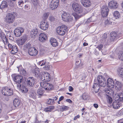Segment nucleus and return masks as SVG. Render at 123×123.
Returning <instances> with one entry per match:
<instances>
[{
	"label": "nucleus",
	"instance_id": "obj_1",
	"mask_svg": "<svg viewBox=\"0 0 123 123\" xmlns=\"http://www.w3.org/2000/svg\"><path fill=\"white\" fill-rule=\"evenodd\" d=\"M115 98V100L112 103V106L114 109H118L123 103V93L121 92L118 93Z\"/></svg>",
	"mask_w": 123,
	"mask_h": 123
},
{
	"label": "nucleus",
	"instance_id": "obj_2",
	"mask_svg": "<svg viewBox=\"0 0 123 123\" xmlns=\"http://www.w3.org/2000/svg\"><path fill=\"white\" fill-rule=\"evenodd\" d=\"M16 16L15 13H8L4 18V21L7 24L12 23L15 21Z\"/></svg>",
	"mask_w": 123,
	"mask_h": 123
},
{
	"label": "nucleus",
	"instance_id": "obj_3",
	"mask_svg": "<svg viewBox=\"0 0 123 123\" xmlns=\"http://www.w3.org/2000/svg\"><path fill=\"white\" fill-rule=\"evenodd\" d=\"M67 29V27L65 25H62L57 27L56 29L57 33L61 36H63L65 34Z\"/></svg>",
	"mask_w": 123,
	"mask_h": 123
},
{
	"label": "nucleus",
	"instance_id": "obj_4",
	"mask_svg": "<svg viewBox=\"0 0 123 123\" xmlns=\"http://www.w3.org/2000/svg\"><path fill=\"white\" fill-rule=\"evenodd\" d=\"M62 18L63 20L67 22H71L73 20V18L68 12H64L62 15Z\"/></svg>",
	"mask_w": 123,
	"mask_h": 123
},
{
	"label": "nucleus",
	"instance_id": "obj_5",
	"mask_svg": "<svg viewBox=\"0 0 123 123\" xmlns=\"http://www.w3.org/2000/svg\"><path fill=\"white\" fill-rule=\"evenodd\" d=\"M13 77L14 81L18 84L17 85V88L18 89L20 88V87L21 86V85L20 84L23 80L22 76L18 75Z\"/></svg>",
	"mask_w": 123,
	"mask_h": 123
},
{
	"label": "nucleus",
	"instance_id": "obj_6",
	"mask_svg": "<svg viewBox=\"0 0 123 123\" xmlns=\"http://www.w3.org/2000/svg\"><path fill=\"white\" fill-rule=\"evenodd\" d=\"M1 92L3 95L6 96L11 95L13 94L12 90L7 87H4L3 88Z\"/></svg>",
	"mask_w": 123,
	"mask_h": 123
},
{
	"label": "nucleus",
	"instance_id": "obj_7",
	"mask_svg": "<svg viewBox=\"0 0 123 123\" xmlns=\"http://www.w3.org/2000/svg\"><path fill=\"white\" fill-rule=\"evenodd\" d=\"M36 82L35 79L33 77H29L26 81L27 85L30 87L33 86Z\"/></svg>",
	"mask_w": 123,
	"mask_h": 123
},
{
	"label": "nucleus",
	"instance_id": "obj_8",
	"mask_svg": "<svg viewBox=\"0 0 123 123\" xmlns=\"http://www.w3.org/2000/svg\"><path fill=\"white\" fill-rule=\"evenodd\" d=\"M109 9L108 7L106 6H102L101 9V14L103 17H105L108 15Z\"/></svg>",
	"mask_w": 123,
	"mask_h": 123
},
{
	"label": "nucleus",
	"instance_id": "obj_9",
	"mask_svg": "<svg viewBox=\"0 0 123 123\" xmlns=\"http://www.w3.org/2000/svg\"><path fill=\"white\" fill-rule=\"evenodd\" d=\"M46 13L44 14L43 16V20L41 22L40 27L42 30L45 31L46 29Z\"/></svg>",
	"mask_w": 123,
	"mask_h": 123
},
{
	"label": "nucleus",
	"instance_id": "obj_10",
	"mask_svg": "<svg viewBox=\"0 0 123 123\" xmlns=\"http://www.w3.org/2000/svg\"><path fill=\"white\" fill-rule=\"evenodd\" d=\"M27 37L25 35L23 36L16 41L18 45L19 46L23 45L26 42Z\"/></svg>",
	"mask_w": 123,
	"mask_h": 123
},
{
	"label": "nucleus",
	"instance_id": "obj_11",
	"mask_svg": "<svg viewBox=\"0 0 123 123\" xmlns=\"http://www.w3.org/2000/svg\"><path fill=\"white\" fill-rule=\"evenodd\" d=\"M24 28L21 27H18L15 29L14 34L17 37H19L21 35L22 33L24 31Z\"/></svg>",
	"mask_w": 123,
	"mask_h": 123
},
{
	"label": "nucleus",
	"instance_id": "obj_12",
	"mask_svg": "<svg viewBox=\"0 0 123 123\" xmlns=\"http://www.w3.org/2000/svg\"><path fill=\"white\" fill-rule=\"evenodd\" d=\"M28 52L29 54L32 56L36 55L38 53V52L36 49L33 47H31L28 49Z\"/></svg>",
	"mask_w": 123,
	"mask_h": 123
},
{
	"label": "nucleus",
	"instance_id": "obj_13",
	"mask_svg": "<svg viewBox=\"0 0 123 123\" xmlns=\"http://www.w3.org/2000/svg\"><path fill=\"white\" fill-rule=\"evenodd\" d=\"M108 6L109 8L115 9L117 7V3L116 1L114 0L111 1L108 3Z\"/></svg>",
	"mask_w": 123,
	"mask_h": 123
},
{
	"label": "nucleus",
	"instance_id": "obj_14",
	"mask_svg": "<svg viewBox=\"0 0 123 123\" xmlns=\"http://www.w3.org/2000/svg\"><path fill=\"white\" fill-rule=\"evenodd\" d=\"M99 84L97 83H95L93 84L92 89V91L95 93L98 92L99 91L100 88Z\"/></svg>",
	"mask_w": 123,
	"mask_h": 123
},
{
	"label": "nucleus",
	"instance_id": "obj_15",
	"mask_svg": "<svg viewBox=\"0 0 123 123\" xmlns=\"http://www.w3.org/2000/svg\"><path fill=\"white\" fill-rule=\"evenodd\" d=\"M117 33L115 32H112L111 33L110 37V40L111 42L110 43H111L115 39H117Z\"/></svg>",
	"mask_w": 123,
	"mask_h": 123
},
{
	"label": "nucleus",
	"instance_id": "obj_16",
	"mask_svg": "<svg viewBox=\"0 0 123 123\" xmlns=\"http://www.w3.org/2000/svg\"><path fill=\"white\" fill-rule=\"evenodd\" d=\"M81 3L84 7H89L91 4L90 0H81Z\"/></svg>",
	"mask_w": 123,
	"mask_h": 123
},
{
	"label": "nucleus",
	"instance_id": "obj_17",
	"mask_svg": "<svg viewBox=\"0 0 123 123\" xmlns=\"http://www.w3.org/2000/svg\"><path fill=\"white\" fill-rule=\"evenodd\" d=\"M107 86L111 88H113L114 85V81L112 79L109 78L107 80Z\"/></svg>",
	"mask_w": 123,
	"mask_h": 123
},
{
	"label": "nucleus",
	"instance_id": "obj_18",
	"mask_svg": "<svg viewBox=\"0 0 123 123\" xmlns=\"http://www.w3.org/2000/svg\"><path fill=\"white\" fill-rule=\"evenodd\" d=\"M50 42L51 45L54 47H56L58 45V43L56 40L53 38H51Z\"/></svg>",
	"mask_w": 123,
	"mask_h": 123
},
{
	"label": "nucleus",
	"instance_id": "obj_19",
	"mask_svg": "<svg viewBox=\"0 0 123 123\" xmlns=\"http://www.w3.org/2000/svg\"><path fill=\"white\" fill-rule=\"evenodd\" d=\"M115 88L116 90H120L121 89L122 87V84L120 82L118 81L116 82L115 84Z\"/></svg>",
	"mask_w": 123,
	"mask_h": 123
},
{
	"label": "nucleus",
	"instance_id": "obj_20",
	"mask_svg": "<svg viewBox=\"0 0 123 123\" xmlns=\"http://www.w3.org/2000/svg\"><path fill=\"white\" fill-rule=\"evenodd\" d=\"M46 35L44 33H41L39 35V40L42 42L46 40Z\"/></svg>",
	"mask_w": 123,
	"mask_h": 123
},
{
	"label": "nucleus",
	"instance_id": "obj_21",
	"mask_svg": "<svg viewBox=\"0 0 123 123\" xmlns=\"http://www.w3.org/2000/svg\"><path fill=\"white\" fill-rule=\"evenodd\" d=\"M21 104L20 101L18 99L16 98L13 100L14 106L16 108L19 106Z\"/></svg>",
	"mask_w": 123,
	"mask_h": 123
},
{
	"label": "nucleus",
	"instance_id": "obj_22",
	"mask_svg": "<svg viewBox=\"0 0 123 123\" xmlns=\"http://www.w3.org/2000/svg\"><path fill=\"white\" fill-rule=\"evenodd\" d=\"M29 96L30 97L35 99L36 98V94L34 90L31 89L30 91Z\"/></svg>",
	"mask_w": 123,
	"mask_h": 123
},
{
	"label": "nucleus",
	"instance_id": "obj_23",
	"mask_svg": "<svg viewBox=\"0 0 123 123\" xmlns=\"http://www.w3.org/2000/svg\"><path fill=\"white\" fill-rule=\"evenodd\" d=\"M53 3V2H51L49 5V8L52 10L57 8L58 6V4Z\"/></svg>",
	"mask_w": 123,
	"mask_h": 123
},
{
	"label": "nucleus",
	"instance_id": "obj_24",
	"mask_svg": "<svg viewBox=\"0 0 123 123\" xmlns=\"http://www.w3.org/2000/svg\"><path fill=\"white\" fill-rule=\"evenodd\" d=\"M38 33V30L36 28L34 29L31 32V36L32 37L36 36Z\"/></svg>",
	"mask_w": 123,
	"mask_h": 123
},
{
	"label": "nucleus",
	"instance_id": "obj_25",
	"mask_svg": "<svg viewBox=\"0 0 123 123\" xmlns=\"http://www.w3.org/2000/svg\"><path fill=\"white\" fill-rule=\"evenodd\" d=\"M18 71H20V74L23 76H25L27 74L25 70L23 69H21V67H20L19 68L18 67Z\"/></svg>",
	"mask_w": 123,
	"mask_h": 123
},
{
	"label": "nucleus",
	"instance_id": "obj_26",
	"mask_svg": "<svg viewBox=\"0 0 123 123\" xmlns=\"http://www.w3.org/2000/svg\"><path fill=\"white\" fill-rule=\"evenodd\" d=\"M114 17L116 19H118L120 17V13L117 11H116L113 13Z\"/></svg>",
	"mask_w": 123,
	"mask_h": 123
},
{
	"label": "nucleus",
	"instance_id": "obj_27",
	"mask_svg": "<svg viewBox=\"0 0 123 123\" xmlns=\"http://www.w3.org/2000/svg\"><path fill=\"white\" fill-rule=\"evenodd\" d=\"M43 80L44 81H43L41 82L40 83V85L42 88V89L46 90V83L45 78H44V79Z\"/></svg>",
	"mask_w": 123,
	"mask_h": 123
},
{
	"label": "nucleus",
	"instance_id": "obj_28",
	"mask_svg": "<svg viewBox=\"0 0 123 123\" xmlns=\"http://www.w3.org/2000/svg\"><path fill=\"white\" fill-rule=\"evenodd\" d=\"M12 50L11 51L12 54H14L17 53L18 51V49L17 47L15 45H13L12 47Z\"/></svg>",
	"mask_w": 123,
	"mask_h": 123
},
{
	"label": "nucleus",
	"instance_id": "obj_29",
	"mask_svg": "<svg viewBox=\"0 0 123 123\" xmlns=\"http://www.w3.org/2000/svg\"><path fill=\"white\" fill-rule=\"evenodd\" d=\"M20 90L21 92L23 93H27L28 91V89L27 88L24 86H22L20 88Z\"/></svg>",
	"mask_w": 123,
	"mask_h": 123
},
{
	"label": "nucleus",
	"instance_id": "obj_30",
	"mask_svg": "<svg viewBox=\"0 0 123 123\" xmlns=\"http://www.w3.org/2000/svg\"><path fill=\"white\" fill-rule=\"evenodd\" d=\"M118 74L119 76L123 78V68H120L118 70Z\"/></svg>",
	"mask_w": 123,
	"mask_h": 123
},
{
	"label": "nucleus",
	"instance_id": "obj_31",
	"mask_svg": "<svg viewBox=\"0 0 123 123\" xmlns=\"http://www.w3.org/2000/svg\"><path fill=\"white\" fill-rule=\"evenodd\" d=\"M80 6L77 3H74L72 5V7L73 10L74 11H75L77 9L78 7H79Z\"/></svg>",
	"mask_w": 123,
	"mask_h": 123
},
{
	"label": "nucleus",
	"instance_id": "obj_32",
	"mask_svg": "<svg viewBox=\"0 0 123 123\" xmlns=\"http://www.w3.org/2000/svg\"><path fill=\"white\" fill-rule=\"evenodd\" d=\"M54 88L53 85L51 84L47 83V90H51Z\"/></svg>",
	"mask_w": 123,
	"mask_h": 123
},
{
	"label": "nucleus",
	"instance_id": "obj_33",
	"mask_svg": "<svg viewBox=\"0 0 123 123\" xmlns=\"http://www.w3.org/2000/svg\"><path fill=\"white\" fill-rule=\"evenodd\" d=\"M7 7V2L5 1H3L1 4L0 6V8L2 9L6 8Z\"/></svg>",
	"mask_w": 123,
	"mask_h": 123
},
{
	"label": "nucleus",
	"instance_id": "obj_34",
	"mask_svg": "<svg viewBox=\"0 0 123 123\" xmlns=\"http://www.w3.org/2000/svg\"><path fill=\"white\" fill-rule=\"evenodd\" d=\"M103 76L101 75L98 76L97 78V81L98 84L104 80Z\"/></svg>",
	"mask_w": 123,
	"mask_h": 123
},
{
	"label": "nucleus",
	"instance_id": "obj_35",
	"mask_svg": "<svg viewBox=\"0 0 123 123\" xmlns=\"http://www.w3.org/2000/svg\"><path fill=\"white\" fill-rule=\"evenodd\" d=\"M98 84L100 87L104 88L107 86L106 81L104 80L99 83Z\"/></svg>",
	"mask_w": 123,
	"mask_h": 123
},
{
	"label": "nucleus",
	"instance_id": "obj_36",
	"mask_svg": "<svg viewBox=\"0 0 123 123\" xmlns=\"http://www.w3.org/2000/svg\"><path fill=\"white\" fill-rule=\"evenodd\" d=\"M44 92V91L43 89H38L37 91V94L39 97L42 96Z\"/></svg>",
	"mask_w": 123,
	"mask_h": 123
},
{
	"label": "nucleus",
	"instance_id": "obj_37",
	"mask_svg": "<svg viewBox=\"0 0 123 123\" xmlns=\"http://www.w3.org/2000/svg\"><path fill=\"white\" fill-rule=\"evenodd\" d=\"M39 70V68H36L34 70L33 73L36 77H38L40 76V74Z\"/></svg>",
	"mask_w": 123,
	"mask_h": 123
},
{
	"label": "nucleus",
	"instance_id": "obj_38",
	"mask_svg": "<svg viewBox=\"0 0 123 123\" xmlns=\"http://www.w3.org/2000/svg\"><path fill=\"white\" fill-rule=\"evenodd\" d=\"M106 99L108 103L110 104H111L113 101L112 98L110 96L107 95L106 97Z\"/></svg>",
	"mask_w": 123,
	"mask_h": 123
},
{
	"label": "nucleus",
	"instance_id": "obj_39",
	"mask_svg": "<svg viewBox=\"0 0 123 123\" xmlns=\"http://www.w3.org/2000/svg\"><path fill=\"white\" fill-rule=\"evenodd\" d=\"M83 9L80 6L79 7H78V8L77 9V10L76 9V10L75 11V12H76L77 13L80 14L82 13V14H83L82 13L83 12Z\"/></svg>",
	"mask_w": 123,
	"mask_h": 123
},
{
	"label": "nucleus",
	"instance_id": "obj_40",
	"mask_svg": "<svg viewBox=\"0 0 123 123\" xmlns=\"http://www.w3.org/2000/svg\"><path fill=\"white\" fill-rule=\"evenodd\" d=\"M47 104H48L52 105L54 103V99L51 98L48 99L47 100Z\"/></svg>",
	"mask_w": 123,
	"mask_h": 123
},
{
	"label": "nucleus",
	"instance_id": "obj_41",
	"mask_svg": "<svg viewBox=\"0 0 123 123\" xmlns=\"http://www.w3.org/2000/svg\"><path fill=\"white\" fill-rule=\"evenodd\" d=\"M118 58L122 61H123V52H119L118 54Z\"/></svg>",
	"mask_w": 123,
	"mask_h": 123
},
{
	"label": "nucleus",
	"instance_id": "obj_42",
	"mask_svg": "<svg viewBox=\"0 0 123 123\" xmlns=\"http://www.w3.org/2000/svg\"><path fill=\"white\" fill-rule=\"evenodd\" d=\"M54 107L53 106L47 107V112H51L53 110Z\"/></svg>",
	"mask_w": 123,
	"mask_h": 123
},
{
	"label": "nucleus",
	"instance_id": "obj_43",
	"mask_svg": "<svg viewBox=\"0 0 123 123\" xmlns=\"http://www.w3.org/2000/svg\"><path fill=\"white\" fill-rule=\"evenodd\" d=\"M37 64L40 66H42L43 65H45L46 64V62L45 61L43 60L38 62Z\"/></svg>",
	"mask_w": 123,
	"mask_h": 123
},
{
	"label": "nucleus",
	"instance_id": "obj_44",
	"mask_svg": "<svg viewBox=\"0 0 123 123\" xmlns=\"http://www.w3.org/2000/svg\"><path fill=\"white\" fill-rule=\"evenodd\" d=\"M61 110L62 111H64L67 110L68 107L67 106L63 105L61 107Z\"/></svg>",
	"mask_w": 123,
	"mask_h": 123
},
{
	"label": "nucleus",
	"instance_id": "obj_45",
	"mask_svg": "<svg viewBox=\"0 0 123 123\" xmlns=\"http://www.w3.org/2000/svg\"><path fill=\"white\" fill-rule=\"evenodd\" d=\"M51 80V77L50 74L47 72V82L50 81Z\"/></svg>",
	"mask_w": 123,
	"mask_h": 123
},
{
	"label": "nucleus",
	"instance_id": "obj_46",
	"mask_svg": "<svg viewBox=\"0 0 123 123\" xmlns=\"http://www.w3.org/2000/svg\"><path fill=\"white\" fill-rule=\"evenodd\" d=\"M52 69V66L51 65L48 64L47 65V71H49V72L51 71Z\"/></svg>",
	"mask_w": 123,
	"mask_h": 123
},
{
	"label": "nucleus",
	"instance_id": "obj_47",
	"mask_svg": "<svg viewBox=\"0 0 123 123\" xmlns=\"http://www.w3.org/2000/svg\"><path fill=\"white\" fill-rule=\"evenodd\" d=\"M82 97L83 99L86 100L88 98V96L86 94L84 93L82 94Z\"/></svg>",
	"mask_w": 123,
	"mask_h": 123
},
{
	"label": "nucleus",
	"instance_id": "obj_48",
	"mask_svg": "<svg viewBox=\"0 0 123 123\" xmlns=\"http://www.w3.org/2000/svg\"><path fill=\"white\" fill-rule=\"evenodd\" d=\"M103 90L107 94L109 95L111 94V93H110V90L108 88H105L104 89H103Z\"/></svg>",
	"mask_w": 123,
	"mask_h": 123
},
{
	"label": "nucleus",
	"instance_id": "obj_49",
	"mask_svg": "<svg viewBox=\"0 0 123 123\" xmlns=\"http://www.w3.org/2000/svg\"><path fill=\"white\" fill-rule=\"evenodd\" d=\"M72 15L74 16L75 18L76 19H77L79 18H80L81 17L78 14H77L75 13H73L72 14Z\"/></svg>",
	"mask_w": 123,
	"mask_h": 123
},
{
	"label": "nucleus",
	"instance_id": "obj_50",
	"mask_svg": "<svg viewBox=\"0 0 123 123\" xmlns=\"http://www.w3.org/2000/svg\"><path fill=\"white\" fill-rule=\"evenodd\" d=\"M111 23V22L109 19H107L105 22V24L106 25H108Z\"/></svg>",
	"mask_w": 123,
	"mask_h": 123
},
{
	"label": "nucleus",
	"instance_id": "obj_51",
	"mask_svg": "<svg viewBox=\"0 0 123 123\" xmlns=\"http://www.w3.org/2000/svg\"><path fill=\"white\" fill-rule=\"evenodd\" d=\"M93 16H92L89 18H88L87 20L86 21V23H88L91 21H93L92 20V18L93 17Z\"/></svg>",
	"mask_w": 123,
	"mask_h": 123
},
{
	"label": "nucleus",
	"instance_id": "obj_52",
	"mask_svg": "<svg viewBox=\"0 0 123 123\" xmlns=\"http://www.w3.org/2000/svg\"><path fill=\"white\" fill-rule=\"evenodd\" d=\"M103 46L102 44H100L96 48H98L99 51H101L102 52V49L103 47Z\"/></svg>",
	"mask_w": 123,
	"mask_h": 123
},
{
	"label": "nucleus",
	"instance_id": "obj_53",
	"mask_svg": "<svg viewBox=\"0 0 123 123\" xmlns=\"http://www.w3.org/2000/svg\"><path fill=\"white\" fill-rule=\"evenodd\" d=\"M23 3H24L22 0H21L19 1L18 5L21 7L23 6Z\"/></svg>",
	"mask_w": 123,
	"mask_h": 123
},
{
	"label": "nucleus",
	"instance_id": "obj_54",
	"mask_svg": "<svg viewBox=\"0 0 123 123\" xmlns=\"http://www.w3.org/2000/svg\"><path fill=\"white\" fill-rule=\"evenodd\" d=\"M25 46L27 48H29V49L31 47V44L29 43L26 44L25 45Z\"/></svg>",
	"mask_w": 123,
	"mask_h": 123
},
{
	"label": "nucleus",
	"instance_id": "obj_55",
	"mask_svg": "<svg viewBox=\"0 0 123 123\" xmlns=\"http://www.w3.org/2000/svg\"><path fill=\"white\" fill-rule=\"evenodd\" d=\"M49 20L51 21H53L55 19V18L53 16L51 15L49 16Z\"/></svg>",
	"mask_w": 123,
	"mask_h": 123
},
{
	"label": "nucleus",
	"instance_id": "obj_56",
	"mask_svg": "<svg viewBox=\"0 0 123 123\" xmlns=\"http://www.w3.org/2000/svg\"><path fill=\"white\" fill-rule=\"evenodd\" d=\"M59 0H52L51 2H53V3H55L59 5Z\"/></svg>",
	"mask_w": 123,
	"mask_h": 123
},
{
	"label": "nucleus",
	"instance_id": "obj_57",
	"mask_svg": "<svg viewBox=\"0 0 123 123\" xmlns=\"http://www.w3.org/2000/svg\"><path fill=\"white\" fill-rule=\"evenodd\" d=\"M31 1L32 3L35 5H37L38 3L37 0H31Z\"/></svg>",
	"mask_w": 123,
	"mask_h": 123
},
{
	"label": "nucleus",
	"instance_id": "obj_58",
	"mask_svg": "<svg viewBox=\"0 0 123 123\" xmlns=\"http://www.w3.org/2000/svg\"><path fill=\"white\" fill-rule=\"evenodd\" d=\"M76 65V67H77L78 68L80 69L82 68V66L83 65L82 64L80 63L79 65Z\"/></svg>",
	"mask_w": 123,
	"mask_h": 123
},
{
	"label": "nucleus",
	"instance_id": "obj_59",
	"mask_svg": "<svg viewBox=\"0 0 123 123\" xmlns=\"http://www.w3.org/2000/svg\"><path fill=\"white\" fill-rule=\"evenodd\" d=\"M122 35V33L121 32H119L118 34H117V39L119 38Z\"/></svg>",
	"mask_w": 123,
	"mask_h": 123
},
{
	"label": "nucleus",
	"instance_id": "obj_60",
	"mask_svg": "<svg viewBox=\"0 0 123 123\" xmlns=\"http://www.w3.org/2000/svg\"><path fill=\"white\" fill-rule=\"evenodd\" d=\"M0 37H6V36L4 34V33L3 32H1V33H0Z\"/></svg>",
	"mask_w": 123,
	"mask_h": 123
},
{
	"label": "nucleus",
	"instance_id": "obj_61",
	"mask_svg": "<svg viewBox=\"0 0 123 123\" xmlns=\"http://www.w3.org/2000/svg\"><path fill=\"white\" fill-rule=\"evenodd\" d=\"M8 48L9 49H11L12 47L13 46L10 43H8V45H7Z\"/></svg>",
	"mask_w": 123,
	"mask_h": 123
},
{
	"label": "nucleus",
	"instance_id": "obj_62",
	"mask_svg": "<svg viewBox=\"0 0 123 123\" xmlns=\"http://www.w3.org/2000/svg\"><path fill=\"white\" fill-rule=\"evenodd\" d=\"M94 53L96 55H99V53L96 49H95Z\"/></svg>",
	"mask_w": 123,
	"mask_h": 123
},
{
	"label": "nucleus",
	"instance_id": "obj_63",
	"mask_svg": "<svg viewBox=\"0 0 123 123\" xmlns=\"http://www.w3.org/2000/svg\"><path fill=\"white\" fill-rule=\"evenodd\" d=\"M73 87L71 86H69V92H72L73 91Z\"/></svg>",
	"mask_w": 123,
	"mask_h": 123
},
{
	"label": "nucleus",
	"instance_id": "obj_64",
	"mask_svg": "<svg viewBox=\"0 0 123 123\" xmlns=\"http://www.w3.org/2000/svg\"><path fill=\"white\" fill-rule=\"evenodd\" d=\"M66 101L69 103H72V101L69 99H67L66 100Z\"/></svg>",
	"mask_w": 123,
	"mask_h": 123
}]
</instances>
